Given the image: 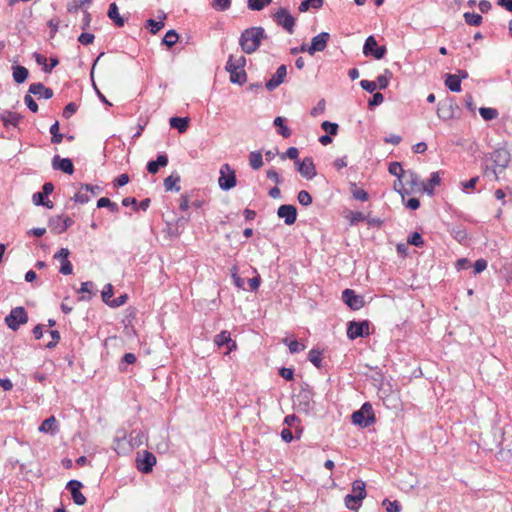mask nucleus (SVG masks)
<instances>
[{
	"instance_id": "nucleus-1",
	"label": "nucleus",
	"mask_w": 512,
	"mask_h": 512,
	"mask_svg": "<svg viewBox=\"0 0 512 512\" xmlns=\"http://www.w3.org/2000/svg\"><path fill=\"white\" fill-rule=\"evenodd\" d=\"M266 38L267 35L263 27H250L241 33L239 45L244 53L252 54L259 48L261 41Z\"/></svg>"
},
{
	"instance_id": "nucleus-2",
	"label": "nucleus",
	"mask_w": 512,
	"mask_h": 512,
	"mask_svg": "<svg viewBox=\"0 0 512 512\" xmlns=\"http://www.w3.org/2000/svg\"><path fill=\"white\" fill-rule=\"evenodd\" d=\"M489 159L492 161L493 165L490 168L486 167L485 174L489 175L490 173L498 179V174L502 173L509 165L511 155L510 152L505 148L495 149L490 153Z\"/></svg>"
},
{
	"instance_id": "nucleus-3",
	"label": "nucleus",
	"mask_w": 512,
	"mask_h": 512,
	"mask_svg": "<svg viewBox=\"0 0 512 512\" xmlns=\"http://www.w3.org/2000/svg\"><path fill=\"white\" fill-rule=\"evenodd\" d=\"M246 58L241 55L235 58L231 55L226 63L225 69L230 75V81L234 84L243 85L247 80V74L244 70Z\"/></svg>"
},
{
	"instance_id": "nucleus-4",
	"label": "nucleus",
	"mask_w": 512,
	"mask_h": 512,
	"mask_svg": "<svg viewBox=\"0 0 512 512\" xmlns=\"http://www.w3.org/2000/svg\"><path fill=\"white\" fill-rule=\"evenodd\" d=\"M351 417L352 422L362 428L369 427L376 420L373 407L370 402L363 403L361 408L353 412Z\"/></svg>"
},
{
	"instance_id": "nucleus-5",
	"label": "nucleus",
	"mask_w": 512,
	"mask_h": 512,
	"mask_svg": "<svg viewBox=\"0 0 512 512\" xmlns=\"http://www.w3.org/2000/svg\"><path fill=\"white\" fill-rule=\"evenodd\" d=\"M219 173L218 184L222 190L228 191L236 186L237 179L235 170L228 163L221 165Z\"/></svg>"
},
{
	"instance_id": "nucleus-6",
	"label": "nucleus",
	"mask_w": 512,
	"mask_h": 512,
	"mask_svg": "<svg viewBox=\"0 0 512 512\" xmlns=\"http://www.w3.org/2000/svg\"><path fill=\"white\" fill-rule=\"evenodd\" d=\"M28 322L27 312L23 307H15L5 317L6 325L13 331H17L19 327Z\"/></svg>"
},
{
	"instance_id": "nucleus-7",
	"label": "nucleus",
	"mask_w": 512,
	"mask_h": 512,
	"mask_svg": "<svg viewBox=\"0 0 512 512\" xmlns=\"http://www.w3.org/2000/svg\"><path fill=\"white\" fill-rule=\"evenodd\" d=\"M369 326L370 323L368 320L350 321L347 327V337L350 340L366 337L370 334Z\"/></svg>"
},
{
	"instance_id": "nucleus-8",
	"label": "nucleus",
	"mask_w": 512,
	"mask_h": 512,
	"mask_svg": "<svg viewBox=\"0 0 512 512\" xmlns=\"http://www.w3.org/2000/svg\"><path fill=\"white\" fill-rule=\"evenodd\" d=\"M273 20L277 25L283 27L289 34L294 32L295 18L286 8H279L273 15Z\"/></svg>"
},
{
	"instance_id": "nucleus-9",
	"label": "nucleus",
	"mask_w": 512,
	"mask_h": 512,
	"mask_svg": "<svg viewBox=\"0 0 512 512\" xmlns=\"http://www.w3.org/2000/svg\"><path fill=\"white\" fill-rule=\"evenodd\" d=\"M387 52L385 46H378L374 36L366 38L363 46V54L365 56H373L375 59H382Z\"/></svg>"
},
{
	"instance_id": "nucleus-10",
	"label": "nucleus",
	"mask_w": 512,
	"mask_h": 512,
	"mask_svg": "<svg viewBox=\"0 0 512 512\" xmlns=\"http://www.w3.org/2000/svg\"><path fill=\"white\" fill-rule=\"evenodd\" d=\"M405 177L407 178V184L410 186L411 191L424 192L430 196L433 195V187L425 185L416 172L407 170Z\"/></svg>"
},
{
	"instance_id": "nucleus-11",
	"label": "nucleus",
	"mask_w": 512,
	"mask_h": 512,
	"mask_svg": "<svg viewBox=\"0 0 512 512\" xmlns=\"http://www.w3.org/2000/svg\"><path fill=\"white\" fill-rule=\"evenodd\" d=\"M343 302L352 310H359L364 306V298L357 295L352 289H345L342 292Z\"/></svg>"
},
{
	"instance_id": "nucleus-12",
	"label": "nucleus",
	"mask_w": 512,
	"mask_h": 512,
	"mask_svg": "<svg viewBox=\"0 0 512 512\" xmlns=\"http://www.w3.org/2000/svg\"><path fill=\"white\" fill-rule=\"evenodd\" d=\"M329 40L330 34L328 32L319 33L312 38L311 45L308 47L307 52L310 55H314L316 52L324 51Z\"/></svg>"
},
{
	"instance_id": "nucleus-13",
	"label": "nucleus",
	"mask_w": 512,
	"mask_h": 512,
	"mask_svg": "<svg viewBox=\"0 0 512 512\" xmlns=\"http://www.w3.org/2000/svg\"><path fill=\"white\" fill-rule=\"evenodd\" d=\"M83 484L78 480H70L66 485V489L70 491L73 502L76 505L82 506L86 503V497L81 493Z\"/></svg>"
},
{
	"instance_id": "nucleus-14",
	"label": "nucleus",
	"mask_w": 512,
	"mask_h": 512,
	"mask_svg": "<svg viewBox=\"0 0 512 512\" xmlns=\"http://www.w3.org/2000/svg\"><path fill=\"white\" fill-rule=\"evenodd\" d=\"M69 255L70 251L68 248H61L54 254V259L59 260L61 263L59 272L63 275H70L73 272L72 263L68 259Z\"/></svg>"
},
{
	"instance_id": "nucleus-15",
	"label": "nucleus",
	"mask_w": 512,
	"mask_h": 512,
	"mask_svg": "<svg viewBox=\"0 0 512 512\" xmlns=\"http://www.w3.org/2000/svg\"><path fill=\"white\" fill-rule=\"evenodd\" d=\"M297 170L307 180L313 179L317 172L312 158L306 157L302 161H296Z\"/></svg>"
},
{
	"instance_id": "nucleus-16",
	"label": "nucleus",
	"mask_w": 512,
	"mask_h": 512,
	"mask_svg": "<svg viewBox=\"0 0 512 512\" xmlns=\"http://www.w3.org/2000/svg\"><path fill=\"white\" fill-rule=\"evenodd\" d=\"M155 464L156 457L149 451H144L143 455L137 458V469L144 474L150 473Z\"/></svg>"
},
{
	"instance_id": "nucleus-17",
	"label": "nucleus",
	"mask_w": 512,
	"mask_h": 512,
	"mask_svg": "<svg viewBox=\"0 0 512 512\" xmlns=\"http://www.w3.org/2000/svg\"><path fill=\"white\" fill-rule=\"evenodd\" d=\"M279 218L284 220L286 225H293L297 219V209L295 206L290 204H283L277 210Z\"/></svg>"
},
{
	"instance_id": "nucleus-18",
	"label": "nucleus",
	"mask_w": 512,
	"mask_h": 512,
	"mask_svg": "<svg viewBox=\"0 0 512 512\" xmlns=\"http://www.w3.org/2000/svg\"><path fill=\"white\" fill-rule=\"evenodd\" d=\"M287 75L286 65H280L275 74L266 82L265 87L268 91L275 90L280 84H282Z\"/></svg>"
},
{
	"instance_id": "nucleus-19",
	"label": "nucleus",
	"mask_w": 512,
	"mask_h": 512,
	"mask_svg": "<svg viewBox=\"0 0 512 512\" xmlns=\"http://www.w3.org/2000/svg\"><path fill=\"white\" fill-rule=\"evenodd\" d=\"M214 343L218 347H222V346L225 345L227 347L226 354L230 353L231 351H233L237 347L236 342L234 340H232L231 337H230V332H228L226 330L221 331L219 334H217L214 337Z\"/></svg>"
},
{
	"instance_id": "nucleus-20",
	"label": "nucleus",
	"mask_w": 512,
	"mask_h": 512,
	"mask_svg": "<svg viewBox=\"0 0 512 512\" xmlns=\"http://www.w3.org/2000/svg\"><path fill=\"white\" fill-rule=\"evenodd\" d=\"M52 167L54 170H60L66 174H72L74 172V166L69 158H61L59 155H55L52 158Z\"/></svg>"
},
{
	"instance_id": "nucleus-21",
	"label": "nucleus",
	"mask_w": 512,
	"mask_h": 512,
	"mask_svg": "<svg viewBox=\"0 0 512 512\" xmlns=\"http://www.w3.org/2000/svg\"><path fill=\"white\" fill-rule=\"evenodd\" d=\"M28 92L44 99H50L54 95L53 90L45 87L42 83H32L29 86Z\"/></svg>"
},
{
	"instance_id": "nucleus-22",
	"label": "nucleus",
	"mask_w": 512,
	"mask_h": 512,
	"mask_svg": "<svg viewBox=\"0 0 512 512\" xmlns=\"http://www.w3.org/2000/svg\"><path fill=\"white\" fill-rule=\"evenodd\" d=\"M22 116L16 112L5 111L1 115V120L5 127H17Z\"/></svg>"
},
{
	"instance_id": "nucleus-23",
	"label": "nucleus",
	"mask_w": 512,
	"mask_h": 512,
	"mask_svg": "<svg viewBox=\"0 0 512 512\" xmlns=\"http://www.w3.org/2000/svg\"><path fill=\"white\" fill-rule=\"evenodd\" d=\"M168 164V156L166 154H160L154 161H149L147 164V170L151 174H156L160 167H165Z\"/></svg>"
},
{
	"instance_id": "nucleus-24",
	"label": "nucleus",
	"mask_w": 512,
	"mask_h": 512,
	"mask_svg": "<svg viewBox=\"0 0 512 512\" xmlns=\"http://www.w3.org/2000/svg\"><path fill=\"white\" fill-rule=\"evenodd\" d=\"M437 115L440 119L446 121L454 116V108L452 102L450 103H439L437 108Z\"/></svg>"
},
{
	"instance_id": "nucleus-25",
	"label": "nucleus",
	"mask_w": 512,
	"mask_h": 512,
	"mask_svg": "<svg viewBox=\"0 0 512 512\" xmlns=\"http://www.w3.org/2000/svg\"><path fill=\"white\" fill-rule=\"evenodd\" d=\"M108 17L114 22L117 27H123L125 24V19L119 14V9L116 3H111L109 5Z\"/></svg>"
},
{
	"instance_id": "nucleus-26",
	"label": "nucleus",
	"mask_w": 512,
	"mask_h": 512,
	"mask_svg": "<svg viewBox=\"0 0 512 512\" xmlns=\"http://www.w3.org/2000/svg\"><path fill=\"white\" fill-rule=\"evenodd\" d=\"M444 83L445 86L452 92L461 91V81L458 75L446 74Z\"/></svg>"
},
{
	"instance_id": "nucleus-27",
	"label": "nucleus",
	"mask_w": 512,
	"mask_h": 512,
	"mask_svg": "<svg viewBox=\"0 0 512 512\" xmlns=\"http://www.w3.org/2000/svg\"><path fill=\"white\" fill-rule=\"evenodd\" d=\"M170 126L177 129L179 133H184L188 129L189 118L188 117H171L169 120Z\"/></svg>"
},
{
	"instance_id": "nucleus-28",
	"label": "nucleus",
	"mask_w": 512,
	"mask_h": 512,
	"mask_svg": "<svg viewBox=\"0 0 512 512\" xmlns=\"http://www.w3.org/2000/svg\"><path fill=\"white\" fill-rule=\"evenodd\" d=\"M364 498L355 495L347 494L344 498L345 506L351 511H357L361 507V502Z\"/></svg>"
},
{
	"instance_id": "nucleus-29",
	"label": "nucleus",
	"mask_w": 512,
	"mask_h": 512,
	"mask_svg": "<svg viewBox=\"0 0 512 512\" xmlns=\"http://www.w3.org/2000/svg\"><path fill=\"white\" fill-rule=\"evenodd\" d=\"M63 215L51 217L48 221V227L53 234H62L63 231Z\"/></svg>"
},
{
	"instance_id": "nucleus-30",
	"label": "nucleus",
	"mask_w": 512,
	"mask_h": 512,
	"mask_svg": "<svg viewBox=\"0 0 512 512\" xmlns=\"http://www.w3.org/2000/svg\"><path fill=\"white\" fill-rule=\"evenodd\" d=\"M29 75V71L26 67L16 65L13 67V79L16 83H23Z\"/></svg>"
},
{
	"instance_id": "nucleus-31",
	"label": "nucleus",
	"mask_w": 512,
	"mask_h": 512,
	"mask_svg": "<svg viewBox=\"0 0 512 512\" xmlns=\"http://www.w3.org/2000/svg\"><path fill=\"white\" fill-rule=\"evenodd\" d=\"M311 395L310 392L304 391L298 395V406L300 410L308 412L311 409Z\"/></svg>"
},
{
	"instance_id": "nucleus-32",
	"label": "nucleus",
	"mask_w": 512,
	"mask_h": 512,
	"mask_svg": "<svg viewBox=\"0 0 512 512\" xmlns=\"http://www.w3.org/2000/svg\"><path fill=\"white\" fill-rule=\"evenodd\" d=\"M146 440L145 434L142 431L133 430L129 436V445L131 448L141 446Z\"/></svg>"
},
{
	"instance_id": "nucleus-33",
	"label": "nucleus",
	"mask_w": 512,
	"mask_h": 512,
	"mask_svg": "<svg viewBox=\"0 0 512 512\" xmlns=\"http://www.w3.org/2000/svg\"><path fill=\"white\" fill-rule=\"evenodd\" d=\"M249 165L254 170H258L263 166V157L261 151L250 152Z\"/></svg>"
},
{
	"instance_id": "nucleus-34",
	"label": "nucleus",
	"mask_w": 512,
	"mask_h": 512,
	"mask_svg": "<svg viewBox=\"0 0 512 512\" xmlns=\"http://www.w3.org/2000/svg\"><path fill=\"white\" fill-rule=\"evenodd\" d=\"M180 182V176L179 175H170L164 180V187L167 191H180L181 187L178 185Z\"/></svg>"
},
{
	"instance_id": "nucleus-35",
	"label": "nucleus",
	"mask_w": 512,
	"mask_h": 512,
	"mask_svg": "<svg viewBox=\"0 0 512 512\" xmlns=\"http://www.w3.org/2000/svg\"><path fill=\"white\" fill-rule=\"evenodd\" d=\"M47 196L44 195L42 192H36L32 196V201L36 206H44L48 209L53 208V202L50 200H46Z\"/></svg>"
},
{
	"instance_id": "nucleus-36",
	"label": "nucleus",
	"mask_w": 512,
	"mask_h": 512,
	"mask_svg": "<svg viewBox=\"0 0 512 512\" xmlns=\"http://www.w3.org/2000/svg\"><path fill=\"white\" fill-rule=\"evenodd\" d=\"M282 342L288 346L291 354H296L305 349V345L298 342L297 340H291L289 338H284Z\"/></svg>"
},
{
	"instance_id": "nucleus-37",
	"label": "nucleus",
	"mask_w": 512,
	"mask_h": 512,
	"mask_svg": "<svg viewBox=\"0 0 512 512\" xmlns=\"http://www.w3.org/2000/svg\"><path fill=\"white\" fill-rule=\"evenodd\" d=\"M98 208H108L111 212L117 213L119 211V206L117 203L112 202L107 197H102L97 201Z\"/></svg>"
},
{
	"instance_id": "nucleus-38",
	"label": "nucleus",
	"mask_w": 512,
	"mask_h": 512,
	"mask_svg": "<svg viewBox=\"0 0 512 512\" xmlns=\"http://www.w3.org/2000/svg\"><path fill=\"white\" fill-rule=\"evenodd\" d=\"M285 119L281 116H278L274 119V125L279 127L278 133L284 137L288 138L291 136V130L284 125Z\"/></svg>"
},
{
	"instance_id": "nucleus-39",
	"label": "nucleus",
	"mask_w": 512,
	"mask_h": 512,
	"mask_svg": "<svg viewBox=\"0 0 512 512\" xmlns=\"http://www.w3.org/2000/svg\"><path fill=\"white\" fill-rule=\"evenodd\" d=\"M449 231L453 238L460 243L465 241L467 238L466 230L461 225L453 226Z\"/></svg>"
},
{
	"instance_id": "nucleus-40",
	"label": "nucleus",
	"mask_w": 512,
	"mask_h": 512,
	"mask_svg": "<svg viewBox=\"0 0 512 512\" xmlns=\"http://www.w3.org/2000/svg\"><path fill=\"white\" fill-rule=\"evenodd\" d=\"M178 33L171 29L169 31L166 32V34L164 35L163 39H162V44L166 45L167 47H172L173 45L176 44V42L178 41Z\"/></svg>"
},
{
	"instance_id": "nucleus-41",
	"label": "nucleus",
	"mask_w": 512,
	"mask_h": 512,
	"mask_svg": "<svg viewBox=\"0 0 512 512\" xmlns=\"http://www.w3.org/2000/svg\"><path fill=\"white\" fill-rule=\"evenodd\" d=\"M308 360L317 368L322 366V353L318 349H311L308 353Z\"/></svg>"
},
{
	"instance_id": "nucleus-42",
	"label": "nucleus",
	"mask_w": 512,
	"mask_h": 512,
	"mask_svg": "<svg viewBox=\"0 0 512 512\" xmlns=\"http://www.w3.org/2000/svg\"><path fill=\"white\" fill-rule=\"evenodd\" d=\"M94 283L91 281H86L81 284L80 289L78 290V293H87L88 296H82L81 300H90L91 297L94 295Z\"/></svg>"
},
{
	"instance_id": "nucleus-43",
	"label": "nucleus",
	"mask_w": 512,
	"mask_h": 512,
	"mask_svg": "<svg viewBox=\"0 0 512 512\" xmlns=\"http://www.w3.org/2000/svg\"><path fill=\"white\" fill-rule=\"evenodd\" d=\"M463 17L465 22L470 26H479L483 19L481 15L471 12H465Z\"/></svg>"
},
{
	"instance_id": "nucleus-44",
	"label": "nucleus",
	"mask_w": 512,
	"mask_h": 512,
	"mask_svg": "<svg viewBox=\"0 0 512 512\" xmlns=\"http://www.w3.org/2000/svg\"><path fill=\"white\" fill-rule=\"evenodd\" d=\"M272 0H247V6L250 10L260 11L268 6Z\"/></svg>"
},
{
	"instance_id": "nucleus-45",
	"label": "nucleus",
	"mask_w": 512,
	"mask_h": 512,
	"mask_svg": "<svg viewBox=\"0 0 512 512\" xmlns=\"http://www.w3.org/2000/svg\"><path fill=\"white\" fill-rule=\"evenodd\" d=\"M388 171L391 175H394L399 179L405 177L406 173V171L403 170L402 165L399 162H391L389 164Z\"/></svg>"
},
{
	"instance_id": "nucleus-46",
	"label": "nucleus",
	"mask_w": 512,
	"mask_h": 512,
	"mask_svg": "<svg viewBox=\"0 0 512 512\" xmlns=\"http://www.w3.org/2000/svg\"><path fill=\"white\" fill-rule=\"evenodd\" d=\"M351 193L354 199L359 201H367L369 198L368 193L364 189L358 188L355 183L351 185Z\"/></svg>"
},
{
	"instance_id": "nucleus-47",
	"label": "nucleus",
	"mask_w": 512,
	"mask_h": 512,
	"mask_svg": "<svg viewBox=\"0 0 512 512\" xmlns=\"http://www.w3.org/2000/svg\"><path fill=\"white\" fill-rule=\"evenodd\" d=\"M362 498L366 497L365 482L362 480H355L352 484V493Z\"/></svg>"
},
{
	"instance_id": "nucleus-48",
	"label": "nucleus",
	"mask_w": 512,
	"mask_h": 512,
	"mask_svg": "<svg viewBox=\"0 0 512 512\" xmlns=\"http://www.w3.org/2000/svg\"><path fill=\"white\" fill-rule=\"evenodd\" d=\"M390 78H392L391 71L388 69H385L384 74L379 75L377 77V82H376L377 87H379L380 89H386L388 87Z\"/></svg>"
},
{
	"instance_id": "nucleus-49",
	"label": "nucleus",
	"mask_w": 512,
	"mask_h": 512,
	"mask_svg": "<svg viewBox=\"0 0 512 512\" xmlns=\"http://www.w3.org/2000/svg\"><path fill=\"white\" fill-rule=\"evenodd\" d=\"M351 226L357 225L358 223L366 220V215L362 212H349L346 216Z\"/></svg>"
},
{
	"instance_id": "nucleus-50",
	"label": "nucleus",
	"mask_w": 512,
	"mask_h": 512,
	"mask_svg": "<svg viewBox=\"0 0 512 512\" xmlns=\"http://www.w3.org/2000/svg\"><path fill=\"white\" fill-rule=\"evenodd\" d=\"M479 113L482 118L486 121L495 119L498 116V111L494 108L482 107L479 109Z\"/></svg>"
},
{
	"instance_id": "nucleus-51",
	"label": "nucleus",
	"mask_w": 512,
	"mask_h": 512,
	"mask_svg": "<svg viewBox=\"0 0 512 512\" xmlns=\"http://www.w3.org/2000/svg\"><path fill=\"white\" fill-rule=\"evenodd\" d=\"M56 428V419L54 416H51L47 419H45L40 427H39V431L40 432H49V431H53L54 429Z\"/></svg>"
},
{
	"instance_id": "nucleus-52",
	"label": "nucleus",
	"mask_w": 512,
	"mask_h": 512,
	"mask_svg": "<svg viewBox=\"0 0 512 512\" xmlns=\"http://www.w3.org/2000/svg\"><path fill=\"white\" fill-rule=\"evenodd\" d=\"M90 199L91 197L89 192L87 190H82V187L73 197V200L80 204H86L90 201Z\"/></svg>"
},
{
	"instance_id": "nucleus-53",
	"label": "nucleus",
	"mask_w": 512,
	"mask_h": 512,
	"mask_svg": "<svg viewBox=\"0 0 512 512\" xmlns=\"http://www.w3.org/2000/svg\"><path fill=\"white\" fill-rule=\"evenodd\" d=\"M321 128L325 132H327L328 135L332 136V135H336L338 133L339 126L337 123H333L330 121H324L321 124Z\"/></svg>"
},
{
	"instance_id": "nucleus-54",
	"label": "nucleus",
	"mask_w": 512,
	"mask_h": 512,
	"mask_svg": "<svg viewBox=\"0 0 512 512\" xmlns=\"http://www.w3.org/2000/svg\"><path fill=\"white\" fill-rule=\"evenodd\" d=\"M382 505L386 508V512H400L401 510V505L397 500L390 501L385 499Z\"/></svg>"
},
{
	"instance_id": "nucleus-55",
	"label": "nucleus",
	"mask_w": 512,
	"mask_h": 512,
	"mask_svg": "<svg viewBox=\"0 0 512 512\" xmlns=\"http://www.w3.org/2000/svg\"><path fill=\"white\" fill-rule=\"evenodd\" d=\"M164 22L162 20L156 21L154 19H148L147 20V28H149L150 32L152 34H156L158 31H160L164 27Z\"/></svg>"
},
{
	"instance_id": "nucleus-56",
	"label": "nucleus",
	"mask_w": 512,
	"mask_h": 512,
	"mask_svg": "<svg viewBox=\"0 0 512 512\" xmlns=\"http://www.w3.org/2000/svg\"><path fill=\"white\" fill-rule=\"evenodd\" d=\"M211 5L217 11H226L231 6V0H213Z\"/></svg>"
},
{
	"instance_id": "nucleus-57",
	"label": "nucleus",
	"mask_w": 512,
	"mask_h": 512,
	"mask_svg": "<svg viewBox=\"0 0 512 512\" xmlns=\"http://www.w3.org/2000/svg\"><path fill=\"white\" fill-rule=\"evenodd\" d=\"M407 242L416 247H422L424 245L423 237L418 232H413L409 237Z\"/></svg>"
},
{
	"instance_id": "nucleus-58",
	"label": "nucleus",
	"mask_w": 512,
	"mask_h": 512,
	"mask_svg": "<svg viewBox=\"0 0 512 512\" xmlns=\"http://www.w3.org/2000/svg\"><path fill=\"white\" fill-rule=\"evenodd\" d=\"M297 200L303 206H309L312 203V197L306 190H301L298 193Z\"/></svg>"
},
{
	"instance_id": "nucleus-59",
	"label": "nucleus",
	"mask_w": 512,
	"mask_h": 512,
	"mask_svg": "<svg viewBox=\"0 0 512 512\" xmlns=\"http://www.w3.org/2000/svg\"><path fill=\"white\" fill-rule=\"evenodd\" d=\"M76 111H77V105L74 102H70L63 109L62 116L65 119H69L70 117H72L75 114Z\"/></svg>"
},
{
	"instance_id": "nucleus-60",
	"label": "nucleus",
	"mask_w": 512,
	"mask_h": 512,
	"mask_svg": "<svg viewBox=\"0 0 512 512\" xmlns=\"http://www.w3.org/2000/svg\"><path fill=\"white\" fill-rule=\"evenodd\" d=\"M113 296V286L111 284H106L103 291H102V300L107 305H109L110 301L112 300L111 297Z\"/></svg>"
},
{
	"instance_id": "nucleus-61",
	"label": "nucleus",
	"mask_w": 512,
	"mask_h": 512,
	"mask_svg": "<svg viewBox=\"0 0 512 512\" xmlns=\"http://www.w3.org/2000/svg\"><path fill=\"white\" fill-rule=\"evenodd\" d=\"M94 39H95L94 34L84 32V33H81V34L79 35V37H78V42H79L80 44H82V45L87 46V45L92 44V43H93V41H94Z\"/></svg>"
},
{
	"instance_id": "nucleus-62",
	"label": "nucleus",
	"mask_w": 512,
	"mask_h": 512,
	"mask_svg": "<svg viewBox=\"0 0 512 512\" xmlns=\"http://www.w3.org/2000/svg\"><path fill=\"white\" fill-rule=\"evenodd\" d=\"M127 299H128L127 294H122V295L118 296L117 298L112 299L108 306H110L111 308L120 307L127 302Z\"/></svg>"
},
{
	"instance_id": "nucleus-63",
	"label": "nucleus",
	"mask_w": 512,
	"mask_h": 512,
	"mask_svg": "<svg viewBox=\"0 0 512 512\" xmlns=\"http://www.w3.org/2000/svg\"><path fill=\"white\" fill-rule=\"evenodd\" d=\"M298 155L299 150L296 147H289L285 153L281 154V159L289 158L297 161Z\"/></svg>"
},
{
	"instance_id": "nucleus-64",
	"label": "nucleus",
	"mask_w": 512,
	"mask_h": 512,
	"mask_svg": "<svg viewBox=\"0 0 512 512\" xmlns=\"http://www.w3.org/2000/svg\"><path fill=\"white\" fill-rule=\"evenodd\" d=\"M82 6L85 5L81 1L73 0L67 4V12L71 14L77 13L82 8Z\"/></svg>"
}]
</instances>
